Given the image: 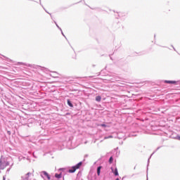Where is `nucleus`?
Listing matches in <instances>:
<instances>
[{
    "label": "nucleus",
    "mask_w": 180,
    "mask_h": 180,
    "mask_svg": "<svg viewBox=\"0 0 180 180\" xmlns=\"http://www.w3.org/2000/svg\"><path fill=\"white\" fill-rule=\"evenodd\" d=\"M101 169H102V167L99 166L97 168V174H98V176H99V175H101Z\"/></svg>",
    "instance_id": "7"
},
{
    "label": "nucleus",
    "mask_w": 180,
    "mask_h": 180,
    "mask_svg": "<svg viewBox=\"0 0 180 180\" xmlns=\"http://www.w3.org/2000/svg\"><path fill=\"white\" fill-rule=\"evenodd\" d=\"M68 105H69L70 106V108H73V105L72 103H71V101H70V100H68Z\"/></svg>",
    "instance_id": "11"
},
{
    "label": "nucleus",
    "mask_w": 180,
    "mask_h": 180,
    "mask_svg": "<svg viewBox=\"0 0 180 180\" xmlns=\"http://www.w3.org/2000/svg\"><path fill=\"white\" fill-rule=\"evenodd\" d=\"M30 175H32V173L28 172L26 175L25 177L23 179L24 180H29V176H30Z\"/></svg>",
    "instance_id": "6"
},
{
    "label": "nucleus",
    "mask_w": 180,
    "mask_h": 180,
    "mask_svg": "<svg viewBox=\"0 0 180 180\" xmlns=\"http://www.w3.org/2000/svg\"><path fill=\"white\" fill-rule=\"evenodd\" d=\"M96 101L97 102H101V101H102V97H101V96H97L96 97Z\"/></svg>",
    "instance_id": "8"
},
{
    "label": "nucleus",
    "mask_w": 180,
    "mask_h": 180,
    "mask_svg": "<svg viewBox=\"0 0 180 180\" xmlns=\"http://www.w3.org/2000/svg\"><path fill=\"white\" fill-rule=\"evenodd\" d=\"M101 75V73H98L97 75Z\"/></svg>",
    "instance_id": "17"
},
{
    "label": "nucleus",
    "mask_w": 180,
    "mask_h": 180,
    "mask_svg": "<svg viewBox=\"0 0 180 180\" xmlns=\"http://www.w3.org/2000/svg\"><path fill=\"white\" fill-rule=\"evenodd\" d=\"M8 165H9V162L6 160V159H0V169H5Z\"/></svg>",
    "instance_id": "1"
},
{
    "label": "nucleus",
    "mask_w": 180,
    "mask_h": 180,
    "mask_svg": "<svg viewBox=\"0 0 180 180\" xmlns=\"http://www.w3.org/2000/svg\"><path fill=\"white\" fill-rule=\"evenodd\" d=\"M42 174H44V175L46 176L47 179L50 180V175L49 174V173H47L46 172H42Z\"/></svg>",
    "instance_id": "5"
},
{
    "label": "nucleus",
    "mask_w": 180,
    "mask_h": 180,
    "mask_svg": "<svg viewBox=\"0 0 180 180\" xmlns=\"http://www.w3.org/2000/svg\"><path fill=\"white\" fill-rule=\"evenodd\" d=\"M165 82H166V84H175V81L166 80Z\"/></svg>",
    "instance_id": "9"
},
{
    "label": "nucleus",
    "mask_w": 180,
    "mask_h": 180,
    "mask_svg": "<svg viewBox=\"0 0 180 180\" xmlns=\"http://www.w3.org/2000/svg\"><path fill=\"white\" fill-rule=\"evenodd\" d=\"M75 171H77V169L73 166L70 169H69L68 172H70V174H72L75 172Z\"/></svg>",
    "instance_id": "3"
},
{
    "label": "nucleus",
    "mask_w": 180,
    "mask_h": 180,
    "mask_svg": "<svg viewBox=\"0 0 180 180\" xmlns=\"http://www.w3.org/2000/svg\"><path fill=\"white\" fill-rule=\"evenodd\" d=\"M177 140L180 141V136H177Z\"/></svg>",
    "instance_id": "15"
},
{
    "label": "nucleus",
    "mask_w": 180,
    "mask_h": 180,
    "mask_svg": "<svg viewBox=\"0 0 180 180\" xmlns=\"http://www.w3.org/2000/svg\"><path fill=\"white\" fill-rule=\"evenodd\" d=\"M109 162H110V164H112V162H113V158L112 157L110 158Z\"/></svg>",
    "instance_id": "13"
},
{
    "label": "nucleus",
    "mask_w": 180,
    "mask_h": 180,
    "mask_svg": "<svg viewBox=\"0 0 180 180\" xmlns=\"http://www.w3.org/2000/svg\"><path fill=\"white\" fill-rule=\"evenodd\" d=\"M112 169V172H113L114 175H115V176H117V175H119V172H117V168H115V171H113V168L111 167Z\"/></svg>",
    "instance_id": "2"
},
{
    "label": "nucleus",
    "mask_w": 180,
    "mask_h": 180,
    "mask_svg": "<svg viewBox=\"0 0 180 180\" xmlns=\"http://www.w3.org/2000/svg\"><path fill=\"white\" fill-rule=\"evenodd\" d=\"M4 180H5V177H4Z\"/></svg>",
    "instance_id": "18"
},
{
    "label": "nucleus",
    "mask_w": 180,
    "mask_h": 180,
    "mask_svg": "<svg viewBox=\"0 0 180 180\" xmlns=\"http://www.w3.org/2000/svg\"><path fill=\"white\" fill-rule=\"evenodd\" d=\"M56 178H57L58 179H60V178H61V174H55Z\"/></svg>",
    "instance_id": "10"
},
{
    "label": "nucleus",
    "mask_w": 180,
    "mask_h": 180,
    "mask_svg": "<svg viewBox=\"0 0 180 180\" xmlns=\"http://www.w3.org/2000/svg\"><path fill=\"white\" fill-rule=\"evenodd\" d=\"M108 139H113V136H109L104 137V140H108Z\"/></svg>",
    "instance_id": "12"
},
{
    "label": "nucleus",
    "mask_w": 180,
    "mask_h": 180,
    "mask_svg": "<svg viewBox=\"0 0 180 180\" xmlns=\"http://www.w3.org/2000/svg\"><path fill=\"white\" fill-rule=\"evenodd\" d=\"M115 180H120V179H119V178H117V179H116Z\"/></svg>",
    "instance_id": "16"
},
{
    "label": "nucleus",
    "mask_w": 180,
    "mask_h": 180,
    "mask_svg": "<svg viewBox=\"0 0 180 180\" xmlns=\"http://www.w3.org/2000/svg\"><path fill=\"white\" fill-rule=\"evenodd\" d=\"M82 165V162H79L77 165H76L75 166H74V167H75L76 169H79V168H80Z\"/></svg>",
    "instance_id": "4"
},
{
    "label": "nucleus",
    "mask_w": 180,
    "mask_h": 180,
    "mask_svg": "<svg viewBox=\"0 0 180 180\" xmlns=\"http://www.w3.org/2000/svg\"><path fill=\"white\" fill-rule=\"evenodd\" d=\"M101 127H106V124H102L101 125Z\"/></svg>",
    "instance_id": "14"
}]
</instances>
